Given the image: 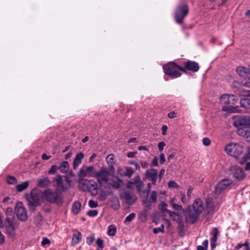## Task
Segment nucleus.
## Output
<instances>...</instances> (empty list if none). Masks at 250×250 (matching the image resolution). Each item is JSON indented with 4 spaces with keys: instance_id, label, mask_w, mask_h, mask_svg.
Returning <instances> with one entry per match:
<instances>
[{
    "instance_id": "1",
    "label": "nucleus",
    "mask_w": 250,
    "mask_h": 250,
    "mask_svg": "<svg viewBox=\"0 0 250 250\" xmlns=\"http://www.w3.org/2000/svg\"><path fill=\"white\" fill-rule=\"evenodd\" d=\"M214 208L215 205L212 198L208 197L206 202L200 198H197L186 212V220L193 224L196 221L202 212H204L206 215L211 214L213 213Z\"/></svg>"
},
{
    "instance_id": "2",
    "label": "nucleus",
    "mask_w": 250,
    "mask_h": 250,
    "mask_svg": "<svg viewBox=\"0 0 250 250\" xmlns=\"http://www.w3.org/2000/svg\"><path fill=\"white\" fill-rule=\"evenodd\" d=\"M52 183L56 191L62 192L69 189L71 187V180L67 176L58 174L53 178Z\"/></svg>"
},
{
    "instance_id": "3",
    "label": "nucleus",
    "mask_w": 250,
    "mask_h": 250,
    "mask_svg": "<svg viewBox=\"0 0 250 250\" xmlns=\"http://www.w3.org/2000/svg\"><path fill=\"white\" fill-rule=\"evenodd\" d=\"M163 69L165 74L169 75L172 78H176L180 76L181 73L179 71L185 72V68L179 66L173 62L168 63L163 66Z\"/></svg>"
},
{
    "instance_id": "4",
    "label": "nucleus",
    "mask_w": 250,
    "mask_h": 250,
    "mask_svg": "<svg viewBox=\"0 0 250 250\" xmlns=\"http://www.w3.org/2000/svg\"><path fill=\"white\" fill-rule=\"evenodd\" d=\"M227 153L234 157H238L244 151L243 146L239 144L230 143L225 147Z\"/></svg>"
},
{
    "instance_id": "5",
    "label": "nucleus",
    "mask_w": 250,
    "mask_h": 250,
    "mask_svg": "<svg viewBox=\"0 0 250 250\" xmlns=\"http://www.w3.org/2000/svg\"><path fill=\"white\" fill-rule=\"evenodd\" d=\"M110 172L111 171L109 169H107L105 167H102L98 171H96L94 177L96 178L100 185L106 183L109 180Z\"/></svg>"
},
{
    "instance_id": "6",
    "label": "nucleus",
    "mask_w": 250,
    "mask_h": 250,
    "mask_svg": "<svg viewBox=\"0 0 250 250\" xmlns=\"http://www.w3.org/2000/svg\"><path fill=\"white\" fill-rule=\"evenodd\" d=\"M42 197V193L41 191L37 189H34L31 191L30 194L27 196V200L30 205L36 206L41 203Z\"/></svg>"
},
{
    "instance_id": "7",
    "label": "nucleus",
    "mask_w": 250,
    "mask_h": 250,
    "mask_svg": "<svg viewBox=\"0 0 250 250\" xmlns=\"http://www.w3.org/2000/svg\"><path fill=\"white\" fill-rule=\"evenodd\" d=\"M188 12V7L186 4H183L178 7L175 13V18L176 22L182 23L183 19L186 17Z\"/></svg>"
},
{
    "instance_id": "8",
    "label": "nucleus",
    "mask_w": 250,
    "mask_h": 250,
    "mask_svg": "<svg viewBox=\"0 0 250 250\" xmlns=\"http://www.w3.org/2000/svg\"><path fill=\"white\" fill-rule=\"evenodd\" d=\"M144 187V183L141 180L139 176L135 177L133 181H128L126 185V187L130 189H134L136 188L137 191L141 194L142 189Z\"/></svg>"
},
{
    "instance_id": "9",
    "label": "nucleus",
    "mask_w": 250,
    "mask_h": 250,
    "mask_svg": "<svg viewBox=\"0 0 250 250\" xmlns=\"http://www.w3.org/2000/svg\"><path fill=\"white\" fill-rule=\"evenodd\" d=\"M15 211L19 220L22 221H25L27 220V211L22 203L19 202L16 204L15 207Z\"/></svg>"
},
{
    "instance_id": "10",
    "label": "nucleus",
    "mask_w": 250,
    "mask_h": 250,
    "mask_svg": "<svg viewBox=\"0 0 250 250\" xmlns=\"http://www.w3.org/2000/svg\"><path fill=\"white\" fill-rule=\"evenodd\" d=\"M233 181L229 179H224L221 180L216 185L214 194L216 195L220 194L224 190L227 189L232 183Z\"/></svg>"
},
{
    "instance_id": "11",
    "label": "nucleus",
    "mask_w": 250,
    "mask_h": 250,
    "mask_svg": "<svg viewBox=\"0 0 250 250\" xmlns=\"http://www.w3.org/2000/svg\"><path fill=\"white\" fill-rule=\"evenodd\" d=\"M96 171V169L93 166H83L79 171L78 176L81 178L85 177H94Z\"/></svg>"
},
{
    "instance_id": "12",
    "label": "nucleus",
    "mask_w": 250,
    "mask_h": 250,
    "mask_svg": "<svg viewBox=\"0 0 250 250\" xmlns=\"http://www.w3.org/2000/svg\"><path fill=\"white\" fill-rule=\"evenodd\" d=\"M231 174L235 179L238 181L244 180L246 177V175L243 170L237 166H231L229 169Z\"/></svg>"
},
{
    "instance_id": "13",
    "label": "nucleus",
    "mask_w": 250,
    "mask_h": 250,
    "mask_svg": "<svg viewBox=\"0 0 250 250\" xmlns=\"http://www.w3.org/2000/svg\"><path fill=\"white\" fill-rule=\"evenodd\" d=\"M6 224V234L10 238L15 239L16 236V229L17 227L13 221H11L8 218L5 219Z\"/></svg>"
},
{
    "instance_id": "14",
    "label": "nucleus",
    "mask_w": 250,
    "mask_h": 250,
    "mask_svg": "<svg viewBox=\"0 0 250 250\" xmlns=\"http://www.w3.org/2000/svg\"><path fill=\"white\" fill-rule=\"evenodd\" d=\"M57 192L52 189L48 188L43 191L42 193L43 197L49 202L55 203L57 201L59 197Z\"/></svg>"
},
{
    "instance_id": "15",
    "label": "nucleus",
    "mask_w": 250,
    "mask_h": 250,
    "mask_svg": "<svg viewBox=\"0 0 250 250\" xmlns=\"http://www.w3.org/2000/svg\"><path fill=\"white\" fill-rule=\"evenodd\" d=\"M221 104H234L237 101V99L232 94H223L220 98Z\"/></svg>"
},
{
    "instance_id": "16",
    "label": "nucleus",
    "mask_w": 250,
    "mask_h": 250,
    "mask_svg": "<svg viewBox=\"0 0 250 250\" xmlns=\"http://www.w3.org/2000/svg\"><path fill=\"white\" fill-rule=\"evenodd\" d=\"M146 176L147 179L152 181L154 185L156 184L158 178L157 170L154 168L147 169L146 172Z\"/></svg>"
},
{
    "instance_id": "17",
    "label": "nucleus",
    "mask_w": 250,
    "mask_h": 250,
    "mask_svg": "<svg viewBox=\"0 0 250 250\" xmlns=\"http://www.w3.org/2000/svg\"><path fill=\"white\" fill-rule=\"evenodd\" d=\"M84 184L86 185L87 189L93 192V194L98 193V185L95 181L92 180H84Z\"/></svg>"
},
{
    "instance_id": "18",
    "label": "nucleus",
    "mask_w": 250,
    "mask_h": 250,
    "mask_svg": "<svg viewBox=\"0 0 250 250\" xmlns=\"http://www.w3.org/2000/svg\"><path fill=\"white\" fill-rule=\"evenodd\" d=\"M236 126H250V117L241 116L235 122Z\"/></svg>"
},
{
    "instance_id": "19",
    "label": "nucleus",
    "mask_w": 250,
    "mask_h": 250,
    "mask_svg": "<svg viewBox=\"0 0 250 250\" xmlns=\"http://www.w3.org/2000/svg\"><path fill=\"white\" fill-rule=\"evenodd\" d=\"M185 72L186 70H189L193 72L198 71L199 66L198 63L195 62L188 61L185 63Z\"/></svg>"
},
{
    "instance_id": "20",
    "label": "nucleus",
    "mask_w": 250,
    "mask_h": 250,
    "mask_svg": "<svg viewBox=\"0 0 250 250\" xmlns=\"http://www.w3.org/2000/svg\"><path fill=\"white\" fill-rule=\"evenodd\" d=\"M83 158L84 154L82 152H80L77 154L74 160L73 164V167L74 169H77L79 166L82 163V161Z\"/></svg>"
},
{
    "instance_id": "21",
    "label": "nucleus",
    "mask_w": 250,
    "mask_h": 250,
    "mask_svg": "<svg viewBox=\"0 0 250 250\" xmlns=\"http://www.w3.org/2000/svg\"><path fill=\"white\" fill-rule=\"evenodd\" d=\"M218 234L219 231L218 229L217 228H214L212 232V236L210 240V245L212 249H214L216 247V242Z\"/></svg>"
},
{
    "instance_id": "22",
    "label": "nucleus",
    "mask_w": 250,
    "mask_h": 250,
    "mask_svg": "<svg viewBox=\"0 0 250 250\" xmlns=\"http://www.w3.org/2000/svg\"><path fill=\"white\" fill-rule=\"evenodd\" d=\"M114 158V156L113 154L108 155L106 158V161L107 165H108L109 170L112 172H114L115 171V168L113 166Z\"/></svg>"
},
{
    "instance_id": "23",
    "label": "nucleus",
    "mask_w": 250,
    "mask_h": 250,
    "mask_svg": "<svg viewBox=\"0 0 250 250\" xmlns=\"http://www.w3.org/2000/svg\"><path fill=\"white\" fill-rule=\"evenodd\" d=\"M51 181L48 177H43L38 181V186L41 188H45L50 184Z\"/></svg>"
},
{
    "instance_id": "24",
    "label": "nucleus",
    "mask_w": 250,
    "mask_h": 250,
    "mask_svg": "<svg viewBox=\"0 0 250 250\" xmlns=\"http://www.w3.org/2000/svg\"><path fill=\"white\" fill-rule=\"evenodd\" d=\"M58 167L62 173H66L69 170V165L67 161H63Z\"/></svg>"
},
{
    "instance_id": "25",
    "label": "nucleus",
    "mask_w": 250,
    "mask_h": 250,
    "mask_svg": "<svg viewBox=\"0 0 250 250\" xmlns=\"http://www.w3.org/2000/svg\"><path fill=\"white\" fill-rule=\"evenodd\" d=\"M82 238V234L79 231H76L72 237V244L76 245L80 242Z\"/></svg>"
},
{
    "instance_id": "26",
    "label": "nucleus",
    "mask_w": 250,
    "mask_h": 250,
    "mask_svg": "<svg viewBox=\"0 0 250 250\" xmlns=\"http://www.w3.org/2000/svg\"><path fill=\"white\" fill-rule=\"evenodd\" d=\"M81 208V203L79 202L76 201L73 204L72 211L74 214H77L80 212Z\"/></svg>"
},
{
    "instance_id": "27",
    "label": "nucleus",
    "mask_w": 250,
    "mask_h": 250,
    "mask_svg": "<svg viewBox=\"0 0 250 250\" xmlns=\"http://www.w3.org/2000/svg\"><path fill=\"white\" fill-rule=\"evenodd\" d=\"M157 193L156 191H153L151 192L149 195V199L148 201L146 199V200L144 201V203H145L146 202H148L149 203H155L157 201Z\"/></svg>"
},
{
    "instance_id": "28",
    "label": "nucleus",
    "mask_w": 250,
    "mask_h": 250,
    "mask_svg": "<svg viewBox=\"0 0 250 250\" xmlns=\"http://www.w3.org/2000/svg\"><path fill=\"white\" fill-rule=\"evenodd\" d=\"M111 193L109 192H105L103 189H100L98 196V199L101 201H104L108 195Z\"/></svg>"
},
{
    "instance_id": "29",
    "label": "nucleus",
    "mask_w": 250,
    "mask_h": 250,
    "mask_svg": "<svg viewBox=\"0 0 250 250\" xmlns=\"http://www.w3.org/2000/svg\"><path fill=\"white\" fill-rule=\"evenodd\" d=\"M241 106L249 110L250 112V98H244L240 101Z\"/></svg>"
},
{
    "instance_id": "30",
    "label": "nucleus",
    "mask_w": 250,
    "mask_h": 250,
    "mask_svg": "<svg viewBox=\"0 0 250 250\" xmlns=\"http://www.w3.org/2000/svg\"><path fill=\"white\" fill-rule=\"evenodd\" d=\"M236 72L241 77H244L247 75L249 70L246 67L240 66L236 69Z\"/></svg>"
},
{
    "instance_id": "31",
    "label": "nucleus",
    "mask_w": 250,
    "mask_h": 250,
    "mask_svg": "<svg viewBox=\"0 0 250 250\" xmlns=\"http://www.w3.org/2000/svg\"><path fill=\"white\" fill-rule=\"evenodd\" d=\"M29 184L27 181L22 182L17 186V189L19 192H21L28 187Z\"/></svg>"
},
{
    "instance_id": "32",
    "label": "nucleus",
    "mask_w": 250,
    "mask_h": 250,
    "mask_svg": "<svg viewBox=\"0 0 250 250\" xmlns=\"http://www.w3.org/2000/svg\"><path fill=\"white\" fill-rule=\"evenodd\" d=\"M6 219H7L8 218L10 220V221H13V219L14 218V214H13V208H7V209L6 210Z\"/></svg>"
},
{
    "instance_id": "33",
    "label": "nucleus",
    "mask_w": 250,
    "mask_h": 250,
    "mask_svg": "<svg viewBox=\"0 0 250 250\" xmlns=\"http://www.w3.org/2000/svg\"><path fill=\"white\" fill-rule=\"evenodd\" d=\"M170 204L171 205L174 210H181L182 209V206L178 205L174 202V199H171L169 201Z\"/></svg>"
},
{
    "instance_id": "34",
    "label": "nucleus",
    "mask_w": 250,
    "mask_h": 250,
    "mask_svg": "<svg viewBox=\"0 0 250 250\" xmlns=\"http://www.w3.org/2000/svg\"><path fill=\"white\" fill-rule=\"evenodd\" d=\"M122 183V180L117 179L116 180H113L110 183L111 186L114 188L118 189L121 187V184Z\"/></svg>"
},
{
    "instance_id": "35",
    "label": "nucleus",
    "mask_w": 250,
    "mask_h": 250,
    "mask_svg": "<svg viewBox=\"0 0 250 250\" xmlns=\"http://www.w3.org/2000/svg\"><path fill=\"white\" fill-rule=\"evenodd\" d=\"M223 110L224 111H229L231 113H239L241 112V110L237 106H230L229 108L223 107Z\"/></svg>"
},
{
    "instance_id": "36",
    "label": "nucleus",
    "mask_w": 250,
    "mask_h": 250,
    "mask_svg": "<svg viewBox=\"0 0 250 250\" xmlns=\"http://www.w3.org/2000/svg\"><path fill=\"white\" fill-rule=\"evenodd\" d=\"M134 173V170L131 167H125V172L124 173V176L130 178Z\"/></svg>"
},
{
    "instance_id": "37",
    "label": "nucleus",
    "mask_w": 250,
    "mask_h": 250,
    "mask_svg": "<svg viewBox=\"0 0 250 250\" xmlns=\"http://www.w3.org/2000/svg\"><path fill=\"white\" fill-rule=\"evenodd\" d=\"M116 232V228L113 225H110L108 228V234L110 236H114Z\"/></svg>"
},
{
    "instance_id": "38",
    "label": "nucleus",
    "mask_w": 250,
    "mask_h": 250,
    "mask_svg": "<svg viewBox=\"0 0 250 250\" xmlns=\"http://www.w3.org/2000/svg\"><path fill=\"white\" fill-rule=\"evenodd\" d=\"M159 207L161 211L163 212L164 213H167V211L169 210L167 209V205L166 203H164V202H162L160 204Z\"/></svg>"
},
{
    "instance_id": "39",
    "label": "nucleus",
    "mask_w": 250,
    "mask_h": 250,
    "mask_svg": "<svg viewBox=\"0 0 250 250\" xmlns=\"http://www.w3.org/2000/svg\"><path fill=\"white\" fill-rule=\"evenodd\" d=\"M136 214L134 213H132L129 214L125 219V223L130 222L132 221L135 217Z\"/></svg>"
},
{
    "instance_id": "40",
    "label": "nucleus",
    "mask_w": 250,
    "mask_h": 250,
    "mask_svg": "<svg viewBox=\"0 0 250 250\" xmlns=\"http://www.w3.org/2000/svg\"><path fill=\"white\" fill-rule=\"evenodd\" d=\"M164 225L162 224L160 228H154L153 229V232L154 234H157L160 232H164Z\"/></svg>"
},
{
    "instance_id": "41",
    "label": "nucleus",
    "mask_w": 250,
    "mask_h": 250,
    "mask_svg": "<svg viewBox=\"0 0 250 250\" xmlns=\"http://www.w3.org/2000/svg\"><path fill=\"white\" fill-rule=\"evenodd\" d=\"M58 169H59L58 166L56 165H53L51 167L50 169L48 171V173L49 174H54Z\"/></svg>"
},
{
    "instance_id": "42",
    "label": "nucleus",
    "mask_w": 250,
    "mask_h": 250,
    "mask_svg": "<svg viewBox=\"0 0 250 250\" xmlns=\"http://www.w3.org/2000/svg\"><path fill=\"white\" fill-rule=\"evenodd\" d=\"M250 158V147H248V149H247V154L245 155L243 158V162H240V164H243V163L247 161L248 159H249V158Z\"/></svg>"
},
{
    "instance_id": "43",
    "label": "nucleus",
    "mask_w": 250,
    "mask_h": 250,
    "mask_svg": "<svg viewBox=\"0 0 250 250\" xmlns=\"http://www.w3.org/2000/svg\"><path fill=\"white\" fill-rule=\"evenodd\" d=\"M96 243L100 248H102V249L104 248V241L102 240V239H101L100 238H98L96 241Z\"/></svg>"
},
{
    "instance_id": "44",
    "label": "nucleus",
    "mask_w": 250,
    "mask_h": 250,
    "mask_svg": "<svg viewBox=\"0 0 250 250\" xmlns=\"http://www.w3.org/2000/svg\"><path fill=\"white\" fill-rule=\"evenodd\" d=\"M124 197L128 202H130L133 200L132 195L129 192H125L124 194Z\"/></svg>"
},
{
    "instance_id": "45",
    "label": "nucleus",
    "mask_w": 250,
    "mask_h": 250,
    "mask_svg": "<svg viewBox=\"0 0 250 250\" xmlns=\"http://www.w3.org/2000/svg\"><path fill=\"white\" fill-rule=\"evenodd\" d=\"M7 181L9 184H13L17 182V179L14 177L8 176L7 178Z\"/></svg>"
},
{
    "instance_id": "46",
    "label": "nucleus",
    "mask_w": 250,
    "mask_h": 250,
    "mask_svg": "<svg viewBox=\"0 0 250 250\" xmlns=\"http://www.w3.org/2000/svg\"><path fill=\"white\" fill-rule=\"evenodd\" d=\"M88 205L90 208H94L97 207L98 206V204L97 202L93 200H90L89 201Z\"/></svg>"
},
{
    "instance_id": "47",
    "label": "nucleus",
    "mask_w": 250,
    "mask_h": 250,
    "mask_svg": "<svg viewBox=\"0 0 250 250\" xmlns=\"http://www.w3.org/2000/svg\"><path fill=\"white\" fill-rule=\"evenodd\" d=\"M98 211L97 210H90L87 214L90 217H95L98 215Z\"/></svg>"
},
{
    "instance_id": "48",
    "label": "nucleus",
    "mask_w": 250,
    "mask_h": 250,
    "mask_svg": "<svg viewBox=\"0 0 250 250\" xmlns=\"http://www.w3.org/2000/svg\"><path fill=\"white\" fill-rule=\"evenodd\" d=\"M168 186L169 188H176L178 187L177 184L174 181H169L168 183Z\"/></svg>"
},
{
    "instance_id": "49",
    "label": "nucleus",
    "mask_w": 250,
    "mask_h": 250,
    "mask_svg": "<svg viewBox=\"0 0 250 250\" xmlns=\"http://www.w3.org/2000/svg\"><path fill=\"white\" fill-rule=\"evenodd\" d=\"M202 141L203 145L205 146H208L210 144V140L208 138H204Z\"/></svg>"
},
{
    "instance_id": "50",
    "label": "nucleus",
    "mask_w": 250,
    "mask_h": 250,
    "mask_svg": "<svg viewBox=\"0 0 250 250\" xmlns=\"http://www.w3.org/2000/svg\"><path fill=\"white\" fill-rule=\"evenodd\" d=\"M94 240L95 238L93 236L87 237L86 239V243L88 245H90L93 243Z\"/></svg>"
},
{
    "instance_id": "51",
    "label": "nucleus",
    "mask_w": 250,
    "mask_h": 250,
    "mask_svg": "<svg viewBox=\"0 0 250 250\" xmlns=\"http://www.w3.org/2000/svg\"><path fill=\"white\" fill-rule=\"evenodd\" d=\"M166 146V144L164 142H161L158 144V148L160 151H162L164 149V147Z\"/></svg>"
},
{
    "instance_id": "52",
    "label": "nucleus",
    "mask_w": 250,
    "mask_h": 250,
    "mask_svg": "<svg viewBox=\"0 0 250 250\" xmlns=\"http://www.w3.org/2000/svg\"><path fill=\"white\" fill-rule=\"evenodd\" d=\"M166 161L165 156L164 153H161L160 155V163L163 164Z\"/></svg>"
},
{
    "instance_id": "53",
    "label": "nucleus",
    "mask_w": 250,
    "mask_h": 250,
    "mask_svg": "<svg viewBox=\"0 0 250 250\" xmlns=\"http://www.w3.org/2000/svg\"><path fill=\"white\" fill-rule=\"evenodd\" d=\"M130 164L134 165V166H135L136 169L139 170L140 169V165L136 162L134 161H131L130 162Z\"/></svg>"
},
{
    "instance_id": "54",
    "label": "nucleus",
    "mask_w": 250,
    "mask_h": 250,
    "mask_svg": "<svg viewBox=\"0 0 250 250\" xmlns=\"http://www.w3.org/2000/svg\"><path fill=\"white\" fill-rule=\"evenodd\" d=\"M5 242V236L0 230V244H3Z\"/></svg>"
},
{
    "instance_id": "55",
    "label": "nucleus",
    "mask_w": 250,
    "mask_h": 250,
    "mask_svg": "<svg viewBox=\"0 0 250 250\" xmlns=\"http://www.w3.org/2000/svg\"><path fill=\"white\" fill-rule=\"evenodd\" d=\"M50 243V241L48 239L46 238H44L42 241V244L43 246L45 245L46 244H48Z\"/></svg>"
},
{
    "instance_id": "56",
    "label": "nucleus",
    "mask_w": 250,
    "mask_h": 250,
    "mask_svg": "<svg viewBox=\"0 0 250 250\" xmlns=\"http://www.w3.org/2000/svg\"><path fill=\"white\" fill-rule=\"evenodd\" d=\"M167 213L169 215V216L170 217H171L173 219H175V216L176 215L175 212L171 211L169 210V211H167Z\"/></svg>"
},
{
    "instance_id": "57",
    "label": "nucleus",
    "mask_w": 250,
    "mask_h": 250,
    "mask_svg": "<svg viewBox=\"0 0 250 250\" xmlns=\"http://www.w3.org/2000/svg\"><path fill=\"white\" fill-rule=\"evenodd\" d=\"M162 134L163 135H166L167 134V125H163L162 128Z\"/></svg>"
},
{
    "instance_id": "58",
    "label": "nucleus",
    "mask_w": 250,
    "mask_h": 250,
    "mask_svg": "<svg viewBox=\"0 0 250 250\" xmlns=\"http://www.w3.org/2000/svg\"><path fill=\"white\" fill-rule=\"evenodd\" d=\"M152 165L157 167L158 166V160L157 157H155L152 161Z\"/></svg>"
},
{
    "instance_id": "59",
    "label": "nucleus",
    "mask_w": 250,
    "mask_h": 250,
    "mask_svg": "<svg viewBox=\"0 0 250 250\" xmlns=\"http://www.w3.org/2000/svg\"><path fill=\"white\" fill-rule=\"evenodd\" d=\"M244 86L250 87V77L249 78L246 82L243 84Z\"/></svg>"
},
{
    "instance_id": "60",
    "label": "nucleus",
    "mask_w": 250,
    "mask_h": 250,
    "mask_svg": "<svg viewBox=\"0 0 250 250\" xmlns=\"http://www.w3.org/2000/svg\"><path fill=\"white\" fill-rule=\"evenodd\" d=\"M136 152H130L127 153V157L129 158H133L136 154Z\"/></svg>"
},
{
    "instance_id": "61",
    "label": "nucleus",
    "mask_w": 250,
    "mask_h": 250,
    "mask_svg": "<svg viewBox=\"0 0 250 250\" xmlns=\"http://www.w3.org/2000/svg\"><path fill=\"white\" fill-rule=\"evenodd\" d=\"M176 113L174 112H171L168 114V117L169 118H174L176 117Z\"/></svg>"
},
{
    "instance_id": "62",
    "label": "nucleus",
    "mask_w": 250,
    "mask_h": 250,
    "mask_svg": "<svg viewBox=\"0 0 250 250\" xmlns=\"http://www.w3.org/2000/svg\"><path fill=\"white\" fill-rule=\"evenodd\" d=\"M125 172L122 168H119L117 170L118 174L121 176H124Z\"/></svg>"
},
{
    "instance_id": "63",
    "label": "nucleus",
    "mask_w": 250,
    "mask_h": 250,
    "mask_svg": "<svg viewBox=\"0 0 250 250\" xmlns=\"http://www.w3.org/2000/svg\"><path fill=\"white\" fill-rule=\"evenodd\" d=\"M165 170L164 169H162L160 171V172H159V180L160 181L162 179V176L164 175V174L165 173Z\"/></svg>"
},
{
    "instance_id": "64",
    "label": "nucleus",
    "mask_w": 250,
    "mask_h": 250,
    "mask_svg": "<svg viewBox=\"0 0 250 250\" xmlns=\"http://www.w3.org/2000/svg\"><path fill=\"white\" fill-rule=\"evenodd\" d=\"M181 200L183 203H186L187 201L186 196L184 194H182L181 196Z\"/></svg>"
}]
</instances>
